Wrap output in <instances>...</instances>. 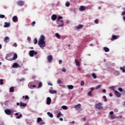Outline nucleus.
Wrapping results in <instances>:
<instances>
[{"mask_svg": "<svg viewBox=\"0 0 125 125\" xmlns=\"http://www.w3.org/2000/svg\"><path fill=\"white\" fill-rule=\"evenodd\" d=\"M45 41V37L43 35H42L38 42V44L40 47H44L45 46V41Z\"/></svg>", "mask_w": 125, "mask_h": 125, "instance_id": "1", "label": "nucleus"}, {"mask_svg": "<svg viewBox=\"0 0 125 125\" xmlns=\"http://www.w3.org/2000/svg\"><path fill=\"white\" fill-rule=\"evenodd\" d=\"M102 103H98V104H95V107L96 109H98V110H103L104 109V107L103 106H102Z\"/></svg>", "mask_w": 125, "mask_h": 125, "instance_id": "2", "label": "nucleus"}, {"mask_svg": "<svg viewBox=\"0 0 125 125\" xmlns=\"http://www.w3.org/2000/svg\"><path fill=\"white\" fill-rule=\"evenodd\" d=\"M38 52L35 51V50H31L29 51V56L31 57H34V55H37Z\"/></svg>", "mask_w": 125, "mask_h": 125, "instance_id": "3", "label": "nucleus"}, {"mask_svg": "<svg viewBox=\"0 0 125 125\" xmlns=\"http://www.w3.org/2000/svg\"><path fill=\"white\" fill-rule=\"evenodd\" d=\"M47 60L49 63H51L52 62V60H53V57H52V55H50L47 57Z\"/></svg>", "mask_w": 125, "mask_h": 125, "instance_id": "4", "label": "nucleus"}, {"mask_svg": "<svg viewBox=\"0 0 125 125\" xmlns=\"http://www.w3.org/2000/svg\"><path fill=\"white\" fill-rule=\"evenodd\" d=\"M4 112L6 115H8V116H10V115H11V113H12V111H11L10 109H7L4 110Z\"/></svg>", "mask_w": 125, "mask_h": 125, "instance_id": "5", "label": "nucleus"}, {"mask_svg": "<svg viewBox=\"0 0 125 125\" xmlns=\"http://www.w3.org/2000/svg\"><path fill=\"white\" fill-rule=\"evenodd\" d=\"M17 4L19 6H23L24 5V1L23 0H19L17 2Z\"/></svg>", "mask_w": 125, "mask_h": 125, "instance_id": "6", "label": "nucleus"}, {"mask_svg": "<svg viewBox=\"0 0 125 125\" xmlns=\"http://www.w3.org/2000/svg\"><path fill=\"white\" fill-rule=\"evenodd\" d=\"M114 93L116 97L120 98L121 97V96H122V94H121V93H120L119 91L117 90H114Z\"/></svg>", "mask_w": 125, "mask_h": 125, "instance_id": "7", "label": "nucleus"}, {"mask_svg": "<svg viewBox=\"0 0 125 125\" xmlns=\"http://www.w3.org/2000/svg\"><path fill=\"white\" fill-rule=\"evenodd\" d=\"M74 109H76L77 110H80L81 109V104H78L74 106Z\"/></svg>", "mask_w": 125, "mask_h": 125, "instance_id": "8", "label": "nucleus"}, {"mask_svg": "<svg viewBox=\"0 0 125 125\" xmlns=\"http://www.w3.org/2000/svg\"><path fill=\"white\" fill-rule=\"evenodd\" d=\"M51 103V99L50 97L47 98L46 104L47 105H50Z\"/></svg>", "mask_w": 125, "mask_h": 125, "instance_id": "9", "label": "nucleus"}, {"mask_svg": "<svg viewBox=\"0 0 125 125\" xmlns=\"http://www.w3.org/2000/svg\"><path fill=\"white\" fill-rule=\"evenodd\" d=\"M119 38H120V36H119L113 35L112 38L111 39V41L113 42L114 40H117V39H119Z\"/></svg>", "mask_w": 125, "mask_h": 125, "instance_id": "10", "label": "nucleus"}, {"mask_svg": "<svg viewBox=\"0 0 125 125\" xmlns=\"http://www.w3.org/2000/svg\"><path fill=\"white\" fill-rule=\"evenodd\" d=\"M51 19L52 21H55L57 19V16L55 14H53L51 16Z\"/></svg>", "mask_w": 125, "mask_h": 125, "instance_id": "11", "label": "nucleus"}, {"mask_svg": "<svg viewBox=\"0 0 125 125\" xmlns=\"http://www.w3.org/2000/svg\"><path fill=\"white\" fill-rule=\"evenodd\" d=\"M12 21H13V22H18V18L17 17V16H15L12 18Z\"/></svg>", "mask_w": 125, "mask_h": 125, "instance_id": "12", "label": "nucleus"}, {"mask_svg": "<svg viewBox=\"0 0 125 125\" xmlns=\"http://www.w3.org/2000/svg\"><path fill=\"white\" fill-rule=\"evenodd\" d=\"M10 26V23L5 22H4V25H3L4 28H8V27H9Z\"/></svg>", "mask_w": 125, "mask_h": 125, "instance_id": "13", "label": "nucleus"}, {"mask_svg": "<svg viewBox=\"0 0 125 125\" xmlns=\"http://www.w3.org/2000/svg\"><path fill=\"white\" fill-rule=\"evenodd\" d=\"M20 106H21V107H26V106H27V104L21 102L20 103Z\"/></svg>", "mask_w": 125, "mask_h": 125, "instance_id": "14", "label": "nucleus"}, {"mask_svg": "<svg viewBox=\"0 0 125 125\" xmlns=\"http://www.w3.org/2000/svg\"><path fill=\"white\" fill-rule=\"evenodd\" d=\"M4 42H5L7 43L8 42H9V37H6L4 38Z\"/></svg>", "mask_w": 125, "mask_h": 125, "instance_id": "15", "label": "nucleus"}, {"mask_svg": "<svg viewBox=\"0 0 125 125\" xmlns=\"http://www.w3.org/2000/svg\"><path fill=\"white\" fill-rule=\"evenodd\" d=\"M80 11H83L84 10H85V7L83 6H81L79 8Z\"/></svg>", "mask_w": 125, "mask_h": 125, "instance_id": "16", "label": "nucleus"}, {"mask_svg": "<svg viewBox=\"0 0 125 125\" xmlns=\"http://www.w3.org/2000/svg\"><path fill=\"white\" fill-rule=\"evenodd\" d=\"M75 63H76V65H77V66H81V63L80 62H79V61L75 59Z\"/></svg>", "mask_w": 125, "mask_h": 125, "instance_id": "17", "label": "nucleus"}, {"mask_svg": "<svg viewBox=\"0 0 125 125\" xmlns=\"http://www.w3.org/2000/svg\"><path fill=\"white\" fill-rule=\"evenodd\" d=\"M18 57V56L17 55V54H16V53L14 54V57H13V60H16V59H17Z\"/></svg>", "mask_w": 125, "mask_h": 125, "instance_id": "18", "label": "nucleus"}, {"mask_svg": "<svg viewBox=\"0 0 125 125\" xmlns=\"http://www.w3.org/2000/svg\"><path fill=\"white\" fill-rule=\"evenodd\" d=\"M104 50L105 52H109V51H110V49H109V48L107 47H104Z\"/></svg>", "mask_w": 125, "mask_h": 125, "instance_id": "19", "label": "nucleus"}, {"mask_svg": "<svg viewBox=\"0 0 125 125\" xmlns=\"http://www.w3.org/2000/svg\"><path fill=\"white\" fill-rule=\"evenodd\" d=\"M13 68H15V67H19V65L17 62L14 63L12 66Z\"/></svg>", "mask_w": 125, "mask_h": 125, "instance_id": "20", "label": "nucleus"}, {"mask_svg": "<svg viewBox=\"0 0 125 125\" xmlns=\"http://www.w3.org/2000/svg\"><path fill=\"white\" fill-rule=\"evenodd\" d=\"M47 114L48 116L49 117H50V118H53V114H52V113H50L49 112H48L47 113Z\"/></svg>", "mask_w": 125, "mask_h": 125, "instance_id": "21", "label": "nucleus"}, {"mask_svg": "<svg viewBox=\"0 0 125 125\" xmlns=\"http://www.w3.org/2000/svg\"><path fill=\"white\" fill-rule=\"evenodd\" d=\"M42 118L39 117L37 118L38 124H40V123H41V122H42Z\"/></svg>", "mask_w": 125, "mask_h": 125, "instance_id": "22", "label": "nucleus"}, {"mask_svg": "<svg viewBox=\"0 0 125 125\" xmlns=\"http://www.w3.org/2000/svg\"><path fill=\"white\" fill-rule=\"evenodd\" d=\"M67 87L68 89H73V88H74V86L72 85H67Z\"/></svg>", "mask_w": 125, "mask_h": 125, "instance_id": "23", "label": "nucleus"}, {"mask_svg": "<svg viewBox=\"0 0 125 125\" xmlns=\"http://www.w3.org/2000/svg\"><path fill=\"white\" fill-rule=\"evenodd\" d=\"M10 92H14V87H11L9 89Z\"/></svg>", "mask_w": 125, "mask_h": 125, "instance_id": "24", "label": "nucleus"}, {"mask_svg": "<svg viewBox=\"0 0 125 125\" xmlns=\"http://www.w3.org/2000/svg\"><path fill=\"white\" fill-rule=\"evenodd\" d=\"M49 92H50V93L53 94L54 93H57V91L54 90H51L49 91Z\"/></svg>", "mask_w": 125, "mask_h": 125, "instance_id": "25", "label": "nucleus"}, {"mask_svg": "<svg viewBox=\"0 0 125 125\" xmlns=\"http://www.w3.org/2000/svg\"><path fill=\"white\" fill-rule=\"evenodd\" d=\"M120 70H122V72H123V73H125V66H123V67H121L120 68Z\"/></svg>", "mask_w": 125, "mask_h": 125, "instance_id": "26", "label": "nucleus"}, {"mask_svg": "<svg viewBox=\"0 0 125 125\" xmlns=\"http://www.w3.org/2000/svg\"><path fill=\"white\" fill-rule=\"evenodd\" d=\"M83 25L82 24H79L78 26H77V29H82V28H83Z\"/></svg>", "mask_w": 125, "mask_h": 125, "instance_id": "27", "label": "nucleus"}, {"mask_svg": "<svg viewBox=\"0 0 125 125\" xmlns=\"http://www.w3.org/2000/svg\"><path fill=\"white\" fill-rule=\"evenodd\" d=\"M92 77L93 78V79H96L97 78L96 74H95L94 73H92Z\"/></svg>", "mask_w": 125, "mask_h": 125, "instance_id": "28", "label": "nucleus"}, {"mask_svg": "<svg viewBox=\"0 0 125 125\" xmlns=\"http://www.w3.org/2000/svg\"><path fill=\"white\" fill-rule=\"evenodd\" d=\"M62 108L63 109V110H67V109H68V107L66 105H62Z\"/></svg>", "mask_w": 125, "mask_h": 125, "instance_id": "29", "label": "nucleus"}, {"mask_svg": "<svg viewBox=\"0 0 125 125\" xmlns=\"http://www.w3.org/2000/svg\"><path fill=\"white\" fill-rule=\"evenodd\" d=\"M42 82H40V83H39L38 88H40L42 87Z\"/></svg>", "mask_w": 125, "mask_h": 125, "instance_id": "30", "label": "nucleus"}, {"mask_svg": "<svg viewBox=\"0 0 125 125\" xmlns=\"http://www.w3.org/2000/svg\"><path fill=\"white\" fill-rule=\"evenodd\" d=\"M91 93H92V92L89 91L87 93V95L88 96H91V97H92V94H91Z\"/></svg>", "mask_w": 125, "mask_h": 125, "instance_id": "31", "label": "nucleus"}, {"mask_svg": "<svg viewBox=\"0 0 125 125\" xmlns=\"http://www.w3.org/2000/svg\"><path fill=\"white\" fill-rule=\"evenodd\" d=\"M55 36L58 39H60V35H59L58 33H56Z\"/></svg>", "mask_w": 125, "mask_h": 125, "instance_id": "32", "label": "nucleus"}, {"mask_svg": "<svg viewBox=\"0 0 125 125\" xmlns=\"http://www.w3.org/2000/svg\"><path fill=\"white\" fill-rule=\"evenodd\" d=\"M100 87H101V85L99 84L97 86H96V87H95L96 89H99V88H100Z\"/></svg>", "mask_w": 125, "mask_h": 125, "instance_id": "33", "label": "nucleus"}, {"mask_svg": "<svg viewBox=\"0 0 125 125\" xmlns=\"http://www.w3.org/2000/svg\"><path fill=\"white\" fill-rule=\"evenodd\" d=\"M0 84L2 85L3 84V79H0Z\"/></svg>", "mask_w": 125, "mask_h": 125, "instance_id": "34", "label": "nucleus"}, {"mask_svg": "<svg viewBox=\"0 0 125 125\" xmlns=\"http://www.w3.org/2000/svg\"><path fill=\"white\" fill-rule=\"evenodd\" d=\"M62 114H61V112L59 113L57 115V118H60V116H62Z\"/></svg>", "mask_w": 125, "mask_h": 125, "instance_id": "35", "label": "nucleus"}, {"mask_svg": "<svg viewBox=\"0 0 125 125\" xmlns=\"http://www.w3.org/2000/svg\"><path fill=\"white\" fill-rule=\"evenodd\" d=\"M65 6L67 7H68V6H70V2H67L65 3Z\"/></svg>", "mask_w": 125, "mask_h": 125, "instance_id": "36", "label": "nucleus"}, {"mask_svg": "<svg viewBox=\"0 0 125 125\" xmlns=\"http://www.w3.org/2000/svg\"><path fill=\"white\" fill-rule=\"evenodd\" d=\"M61 19H63V17H61V16H59L58 18V20H57V21L58 22L59 21H60V20Z\"/></svg>", "mask_w": 125, "mask_h": 125, "instance_id": "37", "label": "nucleus"}, {"mask_svg": "<svg viewBox=\"0 0 125 125\" xmlns=\"http://www.w3.org/2000/svg\"><path fill=\"white\" fill-rule=\"evenodd\" d=\"M38 43V39L37 38L34 39V44H37Z\"/></svg>", "mask_w": 125, "mask_h": 125, "instance_id": "38", "label": "nucleus"}, {"mask_svg": "<svg viewBox=\"0 0 125 125\" xmlns=\"http://www.w3.org/2000/svg\"><path fill=\"white\" fill-rule=\"evenodd\" d=\"M22 98H25V99H26V100H27V99H29V96H23L22 97Z\"/></svg>", "mask_w": 125, "mask_h": 125, "instance_id": "39", "label": "nucleus"}, {"mask_svg": "<svg viewBox=\"0 0 125 125\" xmlns=\"http://www.w3.org/2000/svg\"><path fill=\"white\" fill-rule=\"evenodd\" d=\"M22 117V114H20L19 116L16 117V119H20Z\"/></svg>", "mask_w": 125, "mask_h": 125, "instance_id": "40", "label": "nucleus"}, {"mask_svg": "<svg viewBox=\"0 0 125 125\" xmlns=\"http://www.w3.org/2000/svg\"><path fill=\"white\" fill-rule=\"evenodd\" d=\"M118 90L119 91H120V92H123V88H122L121 87H119L118 88Z\"/></svg>", "mask_w": 125, "mask_h": 125, "instance_id": "41", "label": "nucleus"}, {"mask_svg": "<svg viewBox=\"0 0 125 125\" xmlns=\"http://www.w3.org/2000/svg\"><path fill=\"white\" fill-rule=\"evenodd\" d=\"M64 26V23H61L58 25V27H63Z\"/></svg>", "mask_w": 125, "mask_h": 125, "instance_id": "42", "label": "nucleus"}, {"mask_svg": "<svg viewBox=\"0 0 125 125\" xmlns=\"http://www.w3.org/2000/svg\"><path fill=\"white\" fill-rule=\"evenodd\" d=\"M5 16L4 15H0V18H4Z\"/></svg>", "mask_w": 125, "mask_h": 125, "instance_id": "43", "label": "nucleus"}, {"mask_svg": "<svg viewBox=\"0 0 125 125\" xmlns=\"http://www.w3.org/2000/svg\"><path fill=\"white\" fill-rule=\"evenodd\" d=\"M62 72H63V73H65V72H66V69H65L64 67H63L62 68Z\"/></svg>", "mask_w": 125, "mask_h": 125, "instance_id": "44", "label": "nucleus"}, {"mask_svg": "<svg viewBox=\"0 0 125 125\" xmlns=\"http://www.w3.org/2000/svg\"><path fill=\"white\" fill-rule=\"evenodd\" d=\"M115 76H118L119 75V72L118 71H116L114 73Z\"/></svg>", "mask_w": 125, "mask_h": 125, "instance_id": "45", "label": "nucleus"}, {"mask_svg": "<svg viewBox=\"0 0 125 125\" xmlns=\"http://www.w3.org/2000/svg\"><path fill=\"white\" fill-rule=\"evenodd\" d=\"M111 119H115L116 117H115V115H111L110 116Z\"/></svg>", "mask_w": 125, "mask_h": 125, "instance_id": "46", "label": "nucleus"}, {"mask_svg": "<svg viewBox=\"0 0 125 125\" xmlns=\"http://www.w3.org/2000/svg\"><path fill=\"white\" fill-rule=\"evenodd\" d=\"M110 88L112 89V90H113L115 91V87L114 86H111L110 87Z\"/></svg>", "mask_w": 125, "mask_h": 125, "instance_id": "47", "label": "nucleus"}, {"mask_svg": "<svg viewBox=\"0 0 125 125\" xmlns=\"http://www.w3.org/2000/svg\"><path fill=\"white\" fill-rule=\"evenodd\" d=\"M94 23H95V24H98V20L96 19L94 21Z\"/></svg>", "mask_w": 125, "mask_h": 125, "instance_id": "48", "label": "nucleus"}, {"mask_svg": "<svg viewBox=\"0 0 125 125\" xmlns=\"http://www.w3.org/2000/svg\"><path fill=\"white\" fill-rule=\"evenodd\" d=\"M81 85H84V82L82 81L81 83Z\"/></svg>", "mask_w": 125, "mask_h": 125, "instance_id": "49", "label": "nucleus"}, {"mask_svg": "<svg viewBox=\"0 0 125 125\" xmlns=\"http://www.w3.org/2000/svg\"><path fill=\"white\" fill-rule=\"evenodd\" d=\"M57 83L59 84L60 83H62V81H61V80H58Z\"/></svg>", "mask_w": 125, "mask_h": 125, "instance_id": "50", "label": "nucleus"}, {"mask_svg": "<svg viewBox=\"0 0 125 125\" xmlns=\"http://www.w3.org/2000/svg\"><path fill=\"white\" fill-rule=\"evenodd\" d=\"M35 24H36V21H33L31 25L32 27H34V26H35Z\"/></svg>", "mask_w": 125, "mask_h": 125, "instance_id": "51", "label": "nucleus"}, {"mask_svg": "<svg viewBox=\"0 0 125 125\" xmlns=\"http://www.w3.org/2000/svg\"><path fill=\"white\" fill-rule=\"evenodd\" d=\"M13 46H15V47H17V43L16 42H15Z\"/></svg>", "mask_w": 125, "mask_h": 125, "instance_id": "52", "label": "nucleus"}, {"mask_svg": "<svg viewBox=\"0 0 125 125\" xmlns=\"http://www.w3.org/2000/svg\"><path fill=\"white\" fill-rule=\"evenodd\" d=\"M121 15L122 16H124V15H125V11L122 12L121 13Z\"/></svg>", "mask_w": 125, "mask_h": 125, "instance_id": "53", "label": "nucleus"}, {"mask_svg": "<svg viewBox=\"0 0 125 125\" xmlns=\"http://www.w3.org/2000/svg\"><path fill=\"white\" fill-rule=\"evenodd\" d=\"M94 89V87H91L90 88V91L91 92H92V91H93V90Z\"/></svg>", "mask_w": 125, "mask_h": 125, "instance_id": "54", "label": "nucleus"}, {"mask_svg": "<svg viewBox=\"0 0 125 125\" xmlns=\"http://www.w3.org/2000/svg\"><path fill=\"white\" fill-rule=\"evenodd\" d=\"M23 81H25V79L21 78L20 80V82H23Z\"/></svg>", "mask_w": 125, "mask_h": 125, "instance_id": "55", "label": "nucleus"}, {"mask_svg": "<svg viewBox=\"0 0 125 125\" xmlns=\"http://www.w3.org/2000/svg\"><path fill=\"white\" fill-rule=\"evenodd\" d=\"M30 87V88H32V87H36V85H31Z\"/></svg>", "mask_w": 125, "mask_h": 125, "instance_id": "56", "label": "nucleus"}, {"mask_svg": "<svg viewBox=\"0 0 125 125\" xmlns=\"http://www.w3.org/2000/svg\"><path fill=\"white\" fill-rule=\"evenodd\" d=\"M109 114L111 115H114V112L113 111L110 112Z\"/></svg>", "mask_w": 125, "mask_h": 125, "instance_id": "57", "label": "nucleus"}, {"mask_svg": "<svg viewBox=\"0 0 125 125\" xmlns=\"http://www.w3.org/2000/svg\"><path fill=\"white\" fill-rule=\"evenodd\" d=\"M59 64H62V60H60L59 61Z\"/></svg>", "mask_w": 125, "mask_h": 125, "instance_id": "58", "label": "nucleus"}, {"mask_svg": "<svg viewBox=\"0 0 125 125\" xmlns=\"http://www.w3.org/2000/svg\"><path fill=\"white\" fill-rule=\"evenodd\" d=\"M48 85H51V86L53 85H52V83H50V82H48Z\"/></svg>", "mask_w": 125, "mask_h": 125, "instance_id": "59", "label": "nucleus"}, {"mask_svg": "<svg viewBox=\"0 0 125 125\" xmlns=\"http://www.w3.org/2000/svg\"><path fill=\"white\" fill-rule=\"evenodd\" d=\"M44 122H41V123H40V125H44Z\"/></svg>", "mask_w": 125, "mask_h": 125, "instance_id": "60", "label": "nucleus"}, {"mask_svg": "<svg viewBox=\"0 0 125 125\" xmlns=\"http://www.w3.org/2000/svg\"><path fill=\"white\" fill-rule=\"evenodd\" d=\"M27 41H31V37H27Z\"/></svg>", "mask_w": 125, "mask_h": 125, "instance_id": "61", "label": "nucleus"}, {"mask_svg": "<svg viewBox=\"0 0 125 125\" xmlns=\"http://www.w3.org/2000/svg\"><path fill=\"white\" fill-rule=\"evenodd\" d=\"M103 92H104V93H105L106 92V89H104L103 90Z\"/></svg>", "mask_w": 125, "mask_h": 125, "instance_id": "62", "label": "nucleus"}, {"mask_svg": "<svg viewBox=\"0 0 125 125\" xmlns=\"http://www.w3.org/2000/svg\"><path fill=\"white\" fill-rule=\"evenodd\" d=\"M69 124H75V121H72L70 122Z\"/></svg>", "mask_w": 125, "mask_h": 125, "instance_id": "63", "label": "nucleus"}, {"mask_svg": "<svg viewBox=\"0 0 125 125\" xmlns=\"http://www.w3.org/2000/svg\"><path fill=\"white\" fill-rule=\"evenodd\" d=\"M60 121H61L62 122L63 118H60Z\"/></svg>", "mask_w": 125, "mask_h": 125, "instance_id": "64", "label": "nucleus"}]
</instances>
